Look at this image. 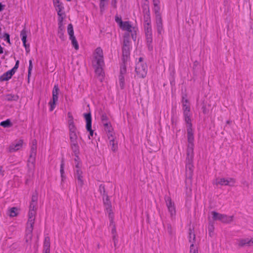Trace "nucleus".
Instances as JSON below:
<instances>
[{
    "label": "nucleus",
    "instance_id": "5fc2aeb1",
    "mask_svg": "<svg viewBox=\"0 0 253 253\" xmlns=\"http://www.w3.org/2000/svg\"><path fill=\"white\" fill-rule=\"evenodd\" d=\"M6 41L8 42H10V38H9V35L7 34H5Z\"/></svg>",
    "mask_w": 253,
    "mask_h": 253
},
{
    "label": "nucleus",
    "instance_id": "3c124183",
    "mask_svg": "<svg viewBox=\"0 0 253 253\" xmlns=\"http://www.w3.org/2000/svg\"><path fill=\"white\" fill-rule=\"evenodd\" d=\"M32 69H33L32 61V60H30L29 61V66L28 69H29V70H32Z\"/></svg>",
    "mask_w": 253,
    "mask_h": 253
},
{
    "label": "nucleus",
    "instance_id": "b1692460",
    "mask_svg": "<svg viewBox=\"0 0 253 253\" xmlns=\"http://www.w3.org/2000/svg\"><path fill=\"white\" fill-rule=\"evenodd\" d=\"M109 140V144L111 147L113 151H116L118 149V142L116 140L115 135L113 136L112 138H108Z\"/></svg>",
    "mask_w": 253,
    "mask_h": 253
},
{
    "label": "nucleus",
    "instance_id": "a211bd4d",
    "mask_svg": "<svg viewBox=\"0 0 253 253\" xmlns=\"http://www.w3.org/2000/svg\"><path fill=\"white\" fill-rule=\"evenodd\" d=\"M104 203L105 206L106 212L108 214L109 217L113 220V212L112 210V207L108 200V197H107L105 199H104Z\"/></svg>",
    "mask_w": 253,
    "mask_h": 253
},
{
    "label": "nucleus",
    "instance_id": "603ef678",
    "mask_svg": "<svg viewBox=\"0 0 253 253\" xmlns=\"http://www.w3.org/2000/svg\"><path fill=\"white\" fill-rule=\"evenodd\" d=\"M50 248H44V253H49Z\"/></svg>",
    "mask_w": 253,
    "mask_h": 253
},
{
    "label": "nucleus",
    "instance_id": "2f4dec72",
    "mask_svg": "<svg viewBox=\"0 0 253 253\" xmlns=\"http://www.w3.org/2000/svg\"><path fill=\"white\" fill-rule=\"evenodd\" d=\"M0 126H3L4 128L10 127L12 126V124L11 123L10 120L7 119L6 121H2L0 123Z\"/></svg>",
    "mask_w": 253,
    "mask_h": 253
},
{
    "label": "nucleus",
    "instance_id": "c85d7f7f",
    "mask_svg": "<svg viewBox=\"0 0 253 253\" xmlns=\"http://www.w3.org/2000/svg\"><path fill=\"white\" fill-rule=\"evenodd\" d=\"M192 163H189L188 161H186V168L187 174H189L190 178L192 177L193 172V165Z\"/></svg>",
    "mask_w": 253,
    "mask_h": 253
},
{
    "label": "nucleus",
    "instance_id": "a878e982",
    "mask_svg": "<svg viewBox=\"0 0 253 253\" xmlns=\"http://www.w3.org/2000/svg\"><path fill=\"white\" fill-rule=\"evenodd\" d=\"M143 20L144 24L151 23L149 9L148 6L145 9V12H144Z\"/></svg>",
    "mask_w": 253,
    "mask_h": 253
},
{
    "label": "nucleus",
    "instance_id": "cd10ccee",
    "mask_svg": "<svg viewBox=\"0 0 253 253\" xmlns=\"http://www.w3.org/2000/svg\"><path fill=\"white\" fill-rule=\"evenodd\" d=\"M19 213V210L16 207H12L9 209L8 211V215L11 217L17 216Z\"/></svg>",
    "mask_w": 253,
    "mask_h": 253
},
{
    "label": "nucleus",
    "instance_id": "ea45409f",
    "mask_svg": "<svg viewBox=\"0 0 253 253\" xmlns=\"http://www.w3.org/2000/svg\"><path fill=\"white\" fill-rule=\"evenodd\" d=\"M18 96L12 94H8L6 96V99L8 101L17 100Z\"/></svg>",
    "mask_w": 253,
    "mask_h": 253
},
{
    "label": "nucleus",
    "instance_id": "7ed1b4c3",
    "mask_svg": "<svg viewBox=\"0 0 253 253\" xmlns=\"http://www.w3.org/2000/svg\"><path fill=\"white\" fill-rule=\"evenodd\" d=\"M115 21L122 30L125 31L127 32L125 34L124 36H127L128 37V39H129V35L130 34L132 39L134 41L136 40L137 32L136 28L131 25L129 21H123L121 17H119L118 16L116 17Z\"/></svg>",
    "mask_w": 253,
    "mask_h": 253
},
{
    "label": "nucleus",
    "instance_id": "a19ab883",
    "mask_svg": "<svg viewBox=\"0 0 253 253\" xmlns=\"http://www.w3.org/2000/svg\"><path fill=\"white\" fill-rule=\"evenodd\" d=\"M190 253H198V248L194 244H191L190 245Z\"/></svg>",
    "mask_w": 253,
    "mask_h": 253
},
{
    "label": "nucleus",
    "instance_id": "4468645a",
    "mask_svg": "<svg viewBox=\"0 0 253 253\" xmlns=\"http://www.w3.org/2000/svg\"><path fill=\"white\" fill-rule=\"evenodd\" d=\"M84 118L86 121V128L89 132L88 138L91 139V137L93 136V131L91 129V117L90 114H85L84 115Z\"/></svg>",
    "mask_w": 253,
    "mask_h": 253
},
{
    "label": "nucleus",
    "instance_id": "c03bdc74",
    "mask_svg": "<svg viewBox=\"0 0 253 253\" xmlns=\"http://www.w3.org/2000/svg\"><path fill=\"white\" fill-rule=\"evenodd\" d=\"M63 166H64V163L62 162L61 164V166H60V173H61V176L62 180L63 179V178H64V175L63 174H64V172Z\"/></svg>",
    "mask_w": 253,
    "mask_h": 253
},
{
    "label": "nucleus",
    "instance_id": "f3484780",
    "mask_svg": "<svg viewBox=\"0 0 253 253\" xmlns=\"http://www.w3.org/2000/svg\"><path fill=\"white\" fill-rule=\"evenodd\" d=\"M183 114L184 116L185 121L187 125L192 124L191 123V113L190 112V107L186 104L184 105V108H183Z\"/></svg>",
    "mask_w": 253,
    "mask_h": 253
},
{
    "label": "nucleus",
    "instance_id": "9b49d317",
    "mask_svg": "<svg viewBox=\"0 0 253 253\" xmlns=\"http://www.w3.org/2000/svg\"><path fill=\"white\" fill-rule=\"evenodd\" d=\"M165 201L166 206L168 209V211L170 215V216L172 218L175 215L176 210L174 204L172 202L169 197H167L165 198Z\"/></svg>",
    "mask_w": 253,
    "mask_h": 253
},
{
    "label": "nucleus",
    "instance_id": "a18cd8bd",
    "mask_svg": "<svg viewBox=\"0 0 253 253\" xmlns=\"http://www.w3.org/2000/svg\"><path fill=\"white\" fill-rule=\"evenodd\" d=\"M126 72V68L125 65H123L121 66L120 69V75H123L125 76V74Z\"/></svg>",
    "mask_w": 253,
    "mask_h": 253
},
{
    "label": "nucleus",
    "instance_id": "1a4fd4ad",
    "mask_svg": "<svg viewBox=\"0 0 253 253\" xmlns=\"http://www.w3.org/2000/svg\"><path fill=\"white\" fill-rule=\"evenodd\" d=\"M102 125L104 131L106 132L108 138H112L115 135L114 129L111 123L106 119V117H102Z\"/></svg>",
    "mask_w": 253,
    "mask_h": 253
},
{
    "label": "nucleus",
    "instance_id": "9d476101",
    "mask_svg": "<svg viewBox=\"0 0 253 253\" xmlns=\"http://www.w3.org/2000/svg\"><path fill=\"white\" fill-rule=\"evenodd\" d=\"M235 179L233 178H217L214 181L216 185H220L222 186H233L235 183Z\"/></svg>",
    "mask_w": 253,
    "mask_h": 253
},
{
    "label": "nucleus",
    "instance_id": "bf43d9fd",
    "mask_svg": "<svg viewBox=\"0 0 253 253\" xmlns=\"http://www.w3.org/2000/svg\"><path fill=\"white\" fill-rule=\"evenodd\" d=\"M31 72H32V70H29V69H28V77H30V76L31 74Z\"/></svg>",
    "mask_w": 253,
    "mask_h": 253
},
{
    "label": "nucleus",
    "instance_id": "58836bf2",
    "mask_svg": "<svg viewBox=\"0 0 253 253\" xmlns=\"http://www.w3.org/2000/svg\"><path fill=\"white\" fill-rule=\"evenodd\" d=\"M232 217L231 216H227L225 215H223V218H221V221L225 223H228L232 221Z\"/></svg>",
    "mask_w": 253,
    "mask_h": 253
},
{
    "label": "nucleus",
    "instance_id": "393cba45",
    "mask_svg": "<svg viewBox=\"0 0 253 253\" xmlns=\"http://www.w3.org/2000/svg\"><path fill=\"white\" fill-rule=\"evenodd\" d=\"M15 73L11 69L4 73L0 77L1 81H8L10 79Z\"/></svg>",
    "mask_w": 253,
    "mask_h": 253
},
{
    "label": "nucleus",
    "instance_id": "6e6552de",
    "mask_svg": "<svg viewBox=\"0 0 253 253\" xmlns=\"http://www.w3.org/2000/svg\"><path fill=\"white\" fill-rule=\"evenodd\" d=\"M59 91L58 84H55L52 91V98L48 103L50 111H52L55 108L56 103L58 100Z\"/></svg>",
    "mask_w": 253,
    "mask_h": 253
},
{
    "label": "nucleus",
    "instance_id": "7c9ffc66",
    "mask_svg": "<svg viewBox=\"0 0 253 253\" xmlns=\"http://www.w3.org/2000/svg\"><path fill=\"white\" fill-rule=\"evenodd\" d=\"M119 84L121 88L123 89L124 88L125 85V76L123 75H120L119 76Z\"/></svg>",
    "mask_w": 253,
    "mask_h": 253
},
{
    "label": "nucleus",
    "instance_id": "c9c22d12",
    "mask_svg": "<svg viewBox=\"0 0 253 253\" xmlns=\"http://www.w3.org/2000/svg\"><path fill=\"white\" fill-rule=\"evenodd\" d=\"M67 32L70 36V38L75 37L74 35V30L73 25L70 24L68 26Z\"/></svg>",
    "mask_w": 253,
    "mask_h": 253
},
{
    "label": "nucleus",
    "instance_id": "f257e3e1",
    "mask_svg": "<svg viewBox=\"0 0 253 253\" xmlns=\"http://www.w3.org/2000/svg\"><path fill=\"white\" fill-rule=\"evenodd\" d=\"M67 121L71 147L73 151L76 153L79 152V150L80 133L75 125L73 117L70 112L68 113Z\"/></svg>",
    "mask_w": 253,
    "mask_h": 253
},
{
    "label": "nucleus",
    "instance_id": "37998d69",
    "mask_svg": "<svg viewBox=\"0 0 253 253\" xmlns=\"http://www.w3.org/2000/svg\"><path fill=\"white\" fill-rule=\"evenodd\" d=\"M195 238V234L192 232V231H190L189 233V241L190 242L193 244Z\"/></svg>",
    "mask_w": 253,
    "mask_h": 253
},
{
    "label": "nucleus",
    "instance_id": "e433bc0d",
    "mask_svg": "<svg viewBox=\"0 0 253 253\" xmlns=\"http://www.w3.org/2000/svg\"><path fill=\"white\" fill-rule=\"evenodd\" d=\"M99 6L101 11H103L107 5L108 0H99Z\"/></svg>",
    "mask_w": 253,
    "mask_h": 253
},
{
    "label": "nucleus",
    "instance_id": "aec40b11",
    "mask_svg": "<svg viewBox=\"0 0 253 253\" xmlns=\"http://www.w3.org/2000/svg\"><path fill=\"white\" fill-rule=\"evenodd\" d=\"M20 37L21 38V40L23 42V45L25 47V49L26 51L28 52L29 51L30 49V45L26 43L27 42V31L25 29H23L21 31L20 33Z\"/></svg>",
    "mask_w": 253,
    "mask_h": 253
},
{
    "label": "nucleus",
    "instance_id": "4d7b16f0",
    "mask_svg": "<svg viewBox=\"0 0 253 253\" xmlns=\"http://www.w3.org/2000/svg\"><path fill=\"white\" fill-rule=\"evenodd\" d=\"M114 218V217H113V219ZM110 222H111V224H112V226H114V225L113 224V219L112 220H111V218H110Z\"/></svg>",
    "mask_w": 253,
    "mask_h": 253
},
{
    "label": "nucleus",
    "instance_id": "4be33fe9",
    "mask_svg": "<svg viewBox=\"0 0 253 253\" xmlns=\"http://www.w3.org/2000/svg\"><path fill=\"white\" fill-rule=\"evenodd\" d=\"M187 131L188 144H194V132L192 128V124L187 125Z\"/></svg>",
    "mask_w": 253,
    "mask_h": 253
},
{
    "label": "nucleus",
    "instance_id": "bb28decb",
    "mask_svg": "<svg viewBox=\"0 0 253 253\" xmlns=\"http://www.w3.org/2000/svg\"><path fill=\"white\" fill-rule=\"evenodd\" d=\"M145 35L148 49L149 50H152L153 49V46L151 45L153 41L152 33L145 34Z\"/></svg>",
    "mask_w": 253,
    "mask_h": 253
},
{
    "label": "nucleus",
    "instance_id": "864d4df0",
    "mask_svg": "<svg viewBox=\"0 0 253 253\" xmlns=\"http://www.w3.org/2000/svg\"><path fill=\"white\" fill-rule=\"evenodd\" d=\"M32 146H37V141L36 140H32Z\"/></svg>",
    "mask_w": 253,
    "mask_h": 253
},
{
    "label": "nucleus",
    "instance_id": "6ab92c4d",
    "mask_svg": "<svg viewBox=\"0 0 253 253\" xmlns=\"http://www.w3.org/2000/svg\"><path fill=\"white\" fill-rule=\"evenodd\" d=\"M36 150L37 146H31L30 160L28 161V164L29 166H30V165L32 167L34 166L35 159L36 155Z\"/></svg>",
    "mask_w": 253,
    "mask_h": 253
},
{
    "label": "nucleus",
    "instance_id": "39448f33",
    "mask_svg": "<svg viewBox=\"0 0 253 253\" xmlns=\"http://www.w3.org/2000/svg\"><path fill=\"white\" fill-rule=\"evenodd\" d=\"M53 3L55 9L57 12L58 24L59 28H60L62 25V22L66 16L64 5L60 0H53Z\"/></svg>",
    "mask_w": 253,
    "mask_h": 253
},
{
    "label": "nucleus",
    "instance_id": "473e14b6",
    "mask_svg": "<svg viewBox=\"0 0 253 253\" xmlns=\"http://www.w3.org/2000/svg\"><path fill=\"white\" fill-rule=\"evenodd\" d=\"M211 214L212 215V218L213 220H218L221 221V218H223V214L218 213L215 211H212L211 212Z\"/></svg>",
    "mask_w": 253,
    "mask_h": 253
},
{
    "label": "nucleus",
    "instance_id": "423d86ee",
    "mask_svg": "<svg viewBox=\"0 0 253 253\" xmlns=\"http://www.w3.org/2000/svg\"><path fill=\"white\" fill-rule=\"evenodd\" d=\"M142 60V57L139 58V61L136 64L135 72L138 77L144 78L147 73V66Z\"/></svg>",
    "mask_w": 253,
    "mask_h": 253
},
{
    "label": "nucleus",
    "instance_id": "09e8293b",
    "mask_svg": "<svg viewBox=\"0 0 253 253\" xmlns=\"http://www.w3.org/2000/svg\"><path fill=\"white\" fill-rule=\"evenodd\" d=\"M186 104L188 106H190L189 102L186 99L183 98L182 100V105H183V108H184V105Z\"/></svg>",
    "mask_w": 253,
    "mask_h": 253
},
{
    "label": "nucleus",
    "instance_id": "13d9d810",
    "mask_svg": "<svg viewBox=\"0 0 253 253\" xmlns=\"http://www.w3.org/2000/svg\"><path fill=\"white\" fill-rule=\"evenodd\" d=\"M114 218V217H113V219ZM110 222H111V224H112V226H114V225L113 224V219L112 220H111V218H110Z\"/></svg>",
    "mask_w": 253,
    "mask_h": 253
},
{
    "label": "nucleus",
    "instance_id": "052dcab7",
    "mask_svg": "<svg viewBox=\"0 0 253 253\" xmlns=\"http://www.w3.org/2000/svg\"><path fill=\"white\" fill-rule=\"evenodd\" d=\"M2 171V167L0 166V172Z\"/></svg>",
    "mask_w": 253,
    "mask_h": 253
},
{
    "label": "nucleus",
    "instance_id": "f704fd0d",
    "mask_svg": "<svg viewBox=\"0 0 253 253\" xmlns=\"http://www.w3.org/2000/svg\"><path fill=\"white\" fill-rule=\"evenodd\" d=\"M37 200H38V196L37 194H36L33 195L32 197V200L30 203V206L34 205V207L37 208Z\"/></svg>",
    "mask_w": 253,
    "mask_h": 253
},
{
    "label": "nucleus",
    "instance_id": "4c0bfd02",
    "mask_svg": "<svg viewBox=\"0 0 253 253\" xmlns=\"http://www.w3.org/2000/svg\"><path fill=\"white\" fill-rule=\"evenodd\" d=\"M70 40L72 42V43L73 46L75 47L76 50L79 49V45L78 42L76 39L75 37L70 38Z\"/></svg>",
    "mask_w": 253,
    "mask_h": 253
},
{
    "label": "nucleus",
    "instance_id": "2eb2a0df",
    "mask_svg": "<svg viewBox=\"0 0 253 253\" xmlns=\"http://www.w3.org/2000/svg\"><path fill=\"white\" fill-rule=\"evenodd\" d=\"M24 145L23 140L22 139L16 140L9 146V151L15 152L20 150Z\"/></svg>",
    "mask_w": 253,
    "mask_h": 253
},
{
    "label": "nucleus",
    "instance_id": "8fccbe9b",
    "mask_svg": "<svg viewBox=\"0 0 253 253\" xmlns=\"http://www.w3.org/2000/svg\"><path fill=\"white\" fill-rule=\"evenodd\" d=\"M111 4L114 8L117 7V0H112Z\"/></svg>",
    "mask_w": 253,
    "mask_h": 253
},
{
    "label": "nucleus",
    "instance_id": "49530a36",
    "mask_svg": "<svg viewBox=\"0 0 253 253\" xmlns=\"http://www.w3.org/2000/svg\"><path fill=\"white\" fill-rule=\"evenodd\" d=\"M44 248H50V243L48 238H46L45 239Z\"/></svg>",
    "mask_w": 253,
    "mask_h": 253
},
{
    "label": "nucleus",
    "instance_id": "680f3d73",
    "mask_svg": "<svg viewBox=\"0 0 253 253\" xmlns=\"http://www.w3.org/2000/svg\"><path fill=\"white\" fill-rule=\"evenodd\" d=\"M115 231V229H112V232H113L114 231Z\"/></svg>",
    "mask_w": 253,
    "mask_h": 253
},
{
    "label": "nucleus",
    "instance_id": "79ce46f5",
    "mask_svg": "<svg viewBox=\"0 0 253 253\" xmlns=\"http://www.w3.org/2000/svg\"><path fill=\"white\" fill-rule=\"evenodd\" d=\"M214 227L213 225H210L208 227L209 234L210 236H212L213 234Z\"/></svg>",
    "mask_w": 253,
    "mask_h": 253
},
{
    "label": "nucleus",
    "instance_id": "f8f14e48",
    "mask_svg": "<svg viewBox=\"0 0 253 253\" xmlns=\"http://www.w3.org/2000/svg\"><path fill=\"white\" fill-rule=\"evenodd\" d=\"M37 207H34V205L30 206L29 211L28 212V224H34L37 212Z\"/></svg>",
    "mask_w": 253,
    "mask_h": 253
},
{
    "label": "nucleus",
    "instance_id": "6e6d98bb",
    "mask_svg": "<svg viewBox=\"0 0 253 253\" xmlns=\"http://www.w3.org/2000/svg\"><path fill=\"white\" fill-rule=\"evenodd\" d=\"M3 8V5L0 3V11H2Z\"/></svg>",
    "mask_w": 253,
    "mask_h": 253
},
{
    "label": "nucleus",
    "instance_id": "de8ad7c7",
    "mask_svg": "<svg viewBox=\"0 0 253 253\" xmlns=\"http://www.w3.org/2000/svg\"><path fill=\"white\" fill-rule=\"evenodd\" d=\"M19 61L17 60L16 62L14 67L11 69L14 73H15V72L16 71L17 69L19 67Z\"/></svg>",
    "mask_w": 253,
    "mask_h": 253
},
{
    "label": "nucleus",
    "instance_id": "dca6fc26",
    "mask_svg": "<svg viewBox=\"0 0 253 253\" xmlns=\"http://www.w3.org/2000/svg\"><path fill=\"white\" fill-rule=\"evenodd\" d=\"M194 144H188L187 149L186 152V161H188L189 163H192L193 162V159L194 157Z\"/></svg>",
    "mask_w": 253,
    "mask_h": 253
},
{
    "label": "nucleus",
    "instance_id": "5701e85b",
    "mask_svg": "<svg viewBox=\"0 0 253 253\" xmlns=\"http://www.w3.org/2000/svg\"><path fill=\"white\" fill-rule=\"evenodd\" d=\"M238 245L240 246H252L253 245V239H250L249 238L242 239L238 240Z\"/></svg>",
    "mask_w": 253,
    "mask_h": 253
},
{
    "label": "nucleus",
    "instance_id": "0eeeda50",
    "mask_svg": "<svg viewBox=\"0 0 253 253\" xmlns=\"http://www.w3.org/2000/svg\"><path fill=\"white\" fill-rule=\"evenodd\" d=\"M130 42L128 37L126 36H124L122 51H123V60L125 63L128 60L130 55Z\"/></svg>",
    "mask_w": 253,
    "mask_h": 253
},
{
    "label": "nucleus",
    "instance_id": "20e7f679",
    "mask_svg": "<svg viewBox=\"0 0 253 253\" xmlns=\"http://www.w3.org/2000/svg\"><path fill=\"white\" fill-rule=\"evenodd\" d=\"M153 12L155 14V27L158 33L161 35L163 32L162 19L161 17L160 1L155 0L153 3Z\"/></svg>",
    "mask_w": 253,
    "mask_h": 253
},
{
    "label": "nucleus",
    "instance_id": "f03ea898",
    "mask_svg": "<svg viewBox=\"0 0 253 253\" xmlns=\"http://www.w3.org/2000/svg\"><path fill=\"white\" fill-rule=\"evenodd\" d=\"M92 65L94 68L96 76L99 80L102 81L104 76L103 70L104 62L103 50L100 47H97L93 53Z\"/></svg>",
    "mask_w": 253,
    "mask_h": 253
},
{
    "label": "nucleus",
    "instance_id": "c756f323",
    "mask_svg": "<svg viewBox=\"0 0 253 253\" xmlns=\"http://www.w3.org/2000/svg\"><path fill=\"white\" fill-rule=\"evenodd\" d=\"M74 170H80L82 169V164L80 160H79V158L78 156H76L74 159Z\"/></svg>",
    "mask_w": 253,
    "mask_h": 253
},
{
    "label": "nucleus",
    "instance_id": "412c9836",
    "mask_svg": "<svg viewBox=\"0 0 253 253\" xmlns=\"http://www.w3.org/2000/svg\"><path fill=\"white\" fill-rule=\"evenodd\" d=\"M34 225V224H31L27 223L26 229V240L27 242L32 239Z\"/></svg>",
    "mask_w": 253,
    "mask_h": 253
},
{
    "label": "nucleus",
    "instance_id": "ddd939ff",
    "mask_svg": "<svg viewBox=\"0 0 253 253\" xmlns=\"http://www.w3.org/2000/svg\"><path fill=\"white\" fill-rule=\"evenodd\" d=\"M74 170L75 178L77 180V185L82 187L84 184L83 171L82 169Z\"/></svg>",
    "mask_w": 253,
    "mask_h": 253
},
{
    "label": "nucleus",
    "instance_id": "72a5a7b5",
    "mask_svg": "<svg viewBox=\"0 0 253 253\" xmlns=\"http://www.w3.org/2000/svg\"><path fill=\"white\" fill-rule=\"evenodd\" d=\"M145 34L152 33L151 23L144 24Z\"/></svg>",
    "mask_w": 253,
    "mask_h": 253
}]
</instances>
